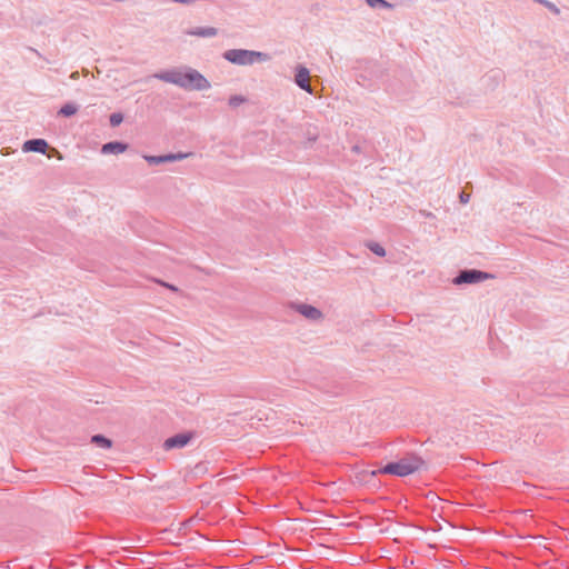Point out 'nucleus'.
<instances>
[{
	"label": "nucleus",
	"mask_w": 569,
	"mask_h": 569,
	"mask_svg": "<svg viewBox=\"0 0 569 569\" xmlns=\"http://www.w3.org/2000/svg\"><path fill=\"white\" fill-rule=\"evenodd\" d=\"M492 278H495V276L486 271L478 269H463L453 278V283L457 286L473 284Z\"/></svg>",
	"instance_id": "20e7f679"
},
{
	"label": "nucleus",
	"mask_w": 569,
	"mask_h": 569,
	"mask_svg": "<svg viewBox=\"0 0 569 569\" xmlns=\"http://www.w3.org/2000/svg\"><path fill=\"white\" fill-rule=\"evenodd\" d=\"M47 149H48V143L43 139H30V140H27L22 146V150L24 152L46 153Z\"/></svg>",
	"instance_id": "9d476101"
},
{
	"label": "nucleus",
	"mask_w": 569,
	"mask_h": 569,
	"mask_svg": "<svg viewBox=\"0 0 569 569\" xmlns=\"http://www.w3.org/2000/svg\"><path fill=\"white\" fill-rule=\"evenodd\" d=\"M295 82L300 89L308 93H312V88L310 86V72L305 66L299 64L296 67Z\"/></svg>",
	"instance_id": "0eeeda50"
},
{
	"label": "nucleus",
	"mask_w": 569,
	"mask_h": 569,
	"mask_svg": "<svg viewBox=\"0 0 569 569\" xmlns=\"http://www.w3.org/2000/svg\"><path fill=\"white\" fill-rule=\"evenodd\" d=\"M74 566H79L82 569H92V567L89 563H80V565L74 563Z\"/></svg>",
	"instance_id": "5701e85b"
},
{
	"label": "nucleus",
	"mask_w": 569,
	"mask_h": 569,
	"mask_svg": "<svg viewBox=\"0 0 569 569\" xmlns=\"http://www.w3.org/2000/svg\"><path fill=\"white\" fill-rule=\"evenodd\" d=\"M247 101H248V99L244 96L234 94L229 98L228 103H229L230 108L236 109L239 106L246 103Z\"/></svg>",
	"instance_id": "f3484780"
},
{
	"label": "nucleus",
	"mask_w": 569,
	"mask_h": 569,
	"mask_svg": "<svg viewBox=\"0 0 569 569\" xmlns=\"http://www.w3.org/2000/svg\"><path fill=\"white\" fill-rule=\"evenodd\" d=\"M365 246L372 252L375 253L376 256L378 257H385L386 256V250L385 248L379 244L378 242H375V241H368L365 243Z\"/></svg>",
	"instance_id": "2eb2a0df"
},
{
	"label": "nucleus",
	"mask_w": 569,
	"mask_h": 569,
	"mask_svg": "<svg viewBox=\"0 0 569 569\" xmlns=\"http://www.w3.org/2000/svg\"><path fill=\"white\" fill-rule=\"evenodd\" d=\"M420 214L423 216L425 218H435L432 212H428V211H425V210H421Z\"/></svg>",
	"instance_id": "4be33fe9"
},
{
	"label": "nucleus",
	"mask_w": 569,
	"mask_h": 569,
	"mask_svg": "<svg viewBox=\"0 0 569 569\" xmlns=\"http://www.w3.org/2000/svg\"><path fill=\"white\" fill-rule=\"evenodd\" d=\"M49 567L53 569L52 565H50ZM54 569H59V568H58V567H54Z\"/></svg>",
	"instance_id": "c85d7f7f"
},
{
	"label": "nucleus",
	"mask_w": 569,
	"mask_h": 569,
	"mask_svg": "<svg viewBox=\"0 0 569 569\" xmlns=\"http://www.w3.org/2000/svg\"><path fill=\"white\" fill-rule=\"evenodd\" d=\"M164 286H166L167 288L171 289V290H174V291L177 290V288H176L174 286L168 284V283H166Z\"/></svg>",
	"instance_id": "393cba45"
},
{
	"label": "nucleus",
	"mask_w": 569,
	"mask_h": 569,
	"mask_svg": "<svg viewBox=\"0 0 569 569\" xmlns=\"http://www.w3.org/2000/svg\"><path fill=\"white\" fill-rule=\"evenodd\" d=\"M152 77L189 91H203L211 88L210 81L191 67H180L157 72Z\"/></svg>",
	"instance_id": "f257e3e1"
},
{
	"label": "nucleus",
	"mask_w": 569,
	"mask_h": 569,
	"mask_svg": "<svg viewBox=\"0 0 569 569\" xmlns=\"http://www.w3.org/2000/svg\"><path fill=\"white\" fill-rule=\"evenodd\" d=\"M309 140L315 141L316 140V136H309Z\"/></svg>",
	"instance_id": "a878e982"
},
{
	"label": "nucleus",
	"mask_w": 569,
	"mask_h": 569,
	"mask_svg": "<svg viewBox=\"0 0 569 569\" xmlns=\"http://www.w3.org/2000/svg\"><path fill=\"white\" fill-rule=\"evenodd\" d=\"M214 569H226V567L224 566H217V567H214Z\"/></svg>",
	"instance_id": "bb28decb"
},
{
	"label": "nucleus",
	"mask_w": 569,
	"mask_h": 569,
	"mask_svg": "<svg viewBox=\"0 0 569 569\" xmlns=\"http://www.w3.org/2000/svg\"><path fill=\"white\" fill-rule=\"evenodd\" d=\"M387 569H396V568H395V567H392V566H389Z\"/></svg>",
	"instance_id": "cd10ccee"
},
{
	"label": "nucleus",
	"mask_w": 569,
	"mask_h": 569,
	"mask_svg": "<svg viewBox=\"0 0 569 569\" xmlns=\"http://www.w3.org/2000/svg\"><path fill=\"white\" fill-rule=\"evenodd\" d=\"M422 465L423 461L420 457L410 455L398 461L387 463L380 469V471L383 473L405 477L419 470Z\"/></svg>",
	"instance_id": "7ed1b4c3"
},
{
	"label": "nucleus",
	"mask_w": 569,
	"mask_h": 569,
	"mask_svg": "<svg viewBox=\"0 0 569 569\" xmlns=\"http://www.w3.org/2000/svg\"><path fill=\"white\" fill-rule=\"evenodd\" d=\"M186 34L200 38H212L218 34V29L214 27H196L186 30Z\"/></svg>",
	"instance_id": "9b49d317"
},
{
	"label": "nucleus",
	"mask_w": 569,
	"mask_h": 569,
	"mask_svg": "<svg viewBox=\"0 0 569 569\" xmlns=\"http://www.w3.org/2000/svg\"><path fill=\"white\" fill-rule=\"evenodd\" d=\"M123 121V116L120 112H114L110 116L111 127H118Z\"/></svg>",
	"instance_id": "6ab92c4d"
},
{
	"label": "nucleus",
	"mask_w": 569,
	"mask_h": 569,
	"mask_svg": "<svg viewBox=\"0 0 569 569\" xmlns=\"http://www.w3.org/2000/svg\"><path fill=\"white\" fill-rule=\"evenodd\" d=\"M291 308L309 321L318 323L323 320L322 311L311 305L295 302Z\"/></svg>",
	"instance_id": "39448f33"
},
{
	"label": "nucleus",
	"mask_w": 569,
	"mask_h": 569,
	"mask_svg": "<svg viewBox=\"0 0 569 569\" xmlns=\"http://www.w3.org/2000/svg\"><path fill=\"white\" fill-rule=\"evenodd\" d=\"M366 3L372 9H392L393 4L387 0H366Z\"/></svg>",
	"instance_id": "4468645a"
},
{
	"label": "nucleus",
	"mask_w": 569,
	"mask_h": 569,
	"mask_svg": "<svg viewBox=\"0 0 569 569\" xmlns=\"http://www.w3.org/2000/svg\"><path fill=\"white\" fill-rule=\"evenodd\" d=\"M537 2L543 4L548 10H550L555 14H559L560 13L559 8L555 3H552V2H550L548 0H537Z\"/></svg>",
	"instance_id": "a211bd4d"
},
{
	"label": "nucleus",
	"mask_w": 569,
	"mask_h": 569,
	"mask_svg": "<svg viewBox=\"0 0 569 569\" xmlns=\"http://www.w3.org/2000/svg\"><path fill=\"white\" fill-rule=\"evenodd\" d=\"M459 200H460V202H461V203L466 204V203H468V202H469V200H470V194H469V193H467V192H465V191H462V192L459 194Z\"/></svg>",
	"instance_id": "aec40b11"
},
{
	"label": "nucleus",
	"mask_w": 569,
	"mask_h": 569,
	"mask_svg": "<svg viewBox=\"0 0 569 569\" xmlns=\"http://www.w3.org/2000/svg\"><path fill=\"white\" fill-rule=\"evenodd\" d=\"M78 111V107L74 103H66L59 110V114L63 117H71Z\"/></svg>",
	"instance_id": "dca6fc26"
},
{
	"label": "nucleus",
	"mask_w": 569,
	"mask_h": 569,
	"mask_svg": "<svg viewBox=\"0 0 569 569\" xmlns=\"http://www.w3.org/2000/svg\"><path fill=\"white\" fill-rule=\"evenodd\" d=\"M128 146L123 142H119V141H111V142H108V143H104L101 148V152L103 154H110V153H114V154H118V153H122L127 150Z\"/></svg>",
	"instance_id": "f8f14e48"
},
{
	"label": "nucleus",
	"mask_w": 569,
	"mask_h": 569,
	"mask_svg": "<svg viewBox=\"0 0 569 569\" xmlns=\"http://www.w3.org/2000/svg\"><path fill=\"white\" fill-rule=\"evenodd\" d=\"M190 156H191V153H183V152L168 153V154H162V156L144 154L143 159L149 164H161V163H167V162L180 161V160L187 159Z\"/></svg>",
	"instance_id": "423d86ee"
},
{
	"label": "nucleus",
	"mask_w": 569,
	"mask_h": 569,
	"mask_svg": "<svg viewBox=\"0 0 569 569\" xmlns=\"http://www.w3.org/2000/svg\"><path fill=\"white\" fill-rule=\"evenodd\" d=\"M91 442L97 445L98 447L103 448V449H109L112 446L111 440L106 438L102 435H94V436H92Z\"/></svg>",
	"instance_id": "ddd939ff"
},
{
	"label": "nucleus",
	"mask_w": 569,
	"mask_h": 569,
	"mask_svg": "<svg viewBox=\"0 0 569 569\" xmlns=\"http://www.w3.org/2000/svg\"><path fill=\"white\" fill-rule=\"evenodd\" d=\"M174 3H180L183 6H192L197 2V0H171Z\"/></svg>",
	"instance_id": "412c9836"
},
{
	"label": "nucleus",
	"mask_w": 569,
	"mask_h": 569,
	"mask_svg": "<svg viewBox=\"0 0 569 569\" xmlns=\"http://www.w3.org/2000/svg\"><path fill=\"white\" fill-rule=\"evenodd\" d=\"M79 78V72L78 71H74L70 74V79L72 80H77Z\"/></svg>",
	"instance_id": "b1692460"
},
{
	"label": "nucleus",
	"mask_w": 569,
	"mask_h": 569,
	"mask_svg": "<svg viewBox=\"0 0 569 569\" xmlns=\"http://www.w3.org/2000/svg\"><path fill=\"white\" fill-rule=\"evenodd\" d=\"M222 57L228 62L241 67L262 63L270 60V56L268 53L248 49H229L222 53Z\"/></svg>",
	"instance_id": "f03ea898"
},
{
	"label": "nucleus",
	"mask_w": 569,
	"mask_h": 569,
	"mask_svg": "<svg viewBox=\"0 0 569 569\" xmlns=\"http://www.w3.org/2000/svg\"><path fill=\"white\" fill-rule=\"evenodd\" d=\"M190 439H191V437L189 433H178L173 437L168 438L164 441L163 446L167 450L174 449V448H183L184 446L188 445Z\"/></svg>",
	"instance_id": "1a4fd4ad"
},
{
	"label": "nucleus",
	"mask_w": 569,
	"mask_h": 569,
	"mask_svg": "<svg viewBox=\"0 0 569 569\" xmlns=\"http://www.w3.org/2000/svg\"><path fill=\"white\" fill-rule=\"evenodd\" d=\"M378 473H382L380 471V469L371 470V471H367V470L358 471V485H365V486H368L369 488L379 487V481L377 479Z\"/></svg>",
	"instance_id": "6e6552de"
}]
</instances>
